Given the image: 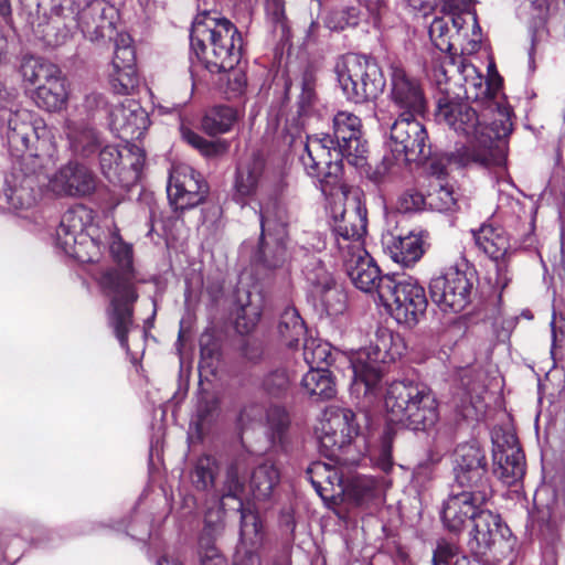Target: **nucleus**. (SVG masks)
I'll list each match as a JSON object with an SVG mask.
<instances>
[{
	"instance_id": "473e14b6",
	"label": "nucleus",
	"mask_w": 565,
	"mask_h": 565,
	"mask_svg": "<svg viewBox=\"0 0 565 565\" xmlns=\"http://www.w3.org/2000/svg\"><path fill=\"white\" fill-rule=\"evenodd\" d=\"M66 135L70 150L78 158L89 159L103 146L99 131L85 122H70Z\"/></svg>"
},
{
	"instance_id": "c756f323",
	"label": "nucleus",
	"mask_w": 565,
	"mask_h": 565,
	"mask_svg": "<svg viewBox=\"0 0 565 565\" xmlns=\"http://www.w3.org/2000/svg\"><path fill=\"white\" fill-rule=\"evenodd\" d=\"M252 384L270 403H281L292 395V375L284 365L264 370Z\"/></svg>"
},
{
	"instance_id": "a878e982",
	"label": "nucleus",
	"mask_w": 565,
	"mask_h": 565,
	"mask_svg": "<svg viewBox=\"0 0 565 565\" xmlns=\"http://www.w3.org/2000/svg\"><path fill=\"white\" fill-rule=\"evenodd\" d=\"M267 179V162L260 152L241 159L235 167L233 179L234 198L246 201L255 196Z\"/></svg>"
},
{
	"instance_id": "8fccbe9b",
	"label": "nucleus",
	"mask_w": 565,
	"mask_h": 565,
	"mask_svg": "<svg viewBox=\"0 0 565 565\" xmlns=\"http://www.w3.org/2000/svg\"><path fill=\"white\" fill-rule=\"evenodd\" d=\"M138 120H143L142 113L137 114L135 110L124 105L116 106L110 111V127L121 139L132 138L140 129Z\"/></svg>"
},
{
	"instance_id": "0e129e2a",
	"label": "nucleus",
	"mask_w": 565,
	"mask_h": 565,
	"mask_svg": "<svg viewBox=\"0 0 565 565\" xmlns=\"http://www.w3.org/2000/svg\"><path fill=\"white\" fill-rule=\"evenodd\" d=\"M466 94L468 98H488L489 108L495 106V104L492 102L491 88L489 84L483 81V77L481 75H476L471 82L466 81Z\"/></svg>"
},
{
	"instance_id": "5701e85b",
	"label": "nucleus",
	"mask_w": 565,
	"mask_h": 565,
	"mask_svg": "<svg viewBox=\"0 0 565 565\" xmlns=\"http://www.w3.org/2000/svg\"><path fill=\"white\" fill-rule=\"evenodd\" d=\"M504 531L508 529L502 524L500 515L483 509L473 519L467 546L475 557H486L504 537Z\"/></svg>"
},
{
	"instance_id": "e2e57ef3",
	"label": "nucleus",
	"mask_w": 565,
	"mask_h": 565,
	"mask_svg": "<svg viewBox=\"0 0 565 565\" xmlns=\"http://www.w3.org/2000/svg\"><path fill=\"white\" fill-rule=\"evenodd\" d=\"M267 420L273 430L281 435L289 426V415L286 408L278 404H271L266 412Z\"/></svg>"
},
{
	"instance_id": "f8f14e48",
	"label": "nucleus",
	"mask_w": 565,
	"mask_h": 565,
	"mask_svg": "<svg viewBox=\"0 0 565 565\" xmlns=\"http://www.w3.org/2000/svg\"><path fill=\"white\" fill-rule=\"evenodd\" d=\"M416 116L398 114L391 126V153L397 162H419L430 154L426 130Z\"/></svg>"
},
{
	"instance_id": "f03ea898",
	"label": "nucleus",
	"mask_w": 565,
	"mask_h": 565,
	"mask_svg": "<svg viewBox=\"0 0 565 565\" xmlns=\"http://www.w3.org/2000/svg\"><path fill=\"white\" fill-rule=\"evenodd\" d=\"M115 266L102 270L98 287L108 300L107 323L125 351L130 350L129 333L135 324V307L139 300V273L134 264L132 245L120 236L110 245Z\"/></svg>"
},
{
	"instance_id": "13d9d810",
	"label": "nucleus",
	"mask_w": 565,
	"mask_h": 565,
	"mask_svg": "<svg viewBox=\"0 0 565 565\" xmlns=\"http://www.w3.org/2000/svg\"><path fill=\"white\" fill-rule=\"evenodd\" d=\"M429 205L438 211H451L457 205L454 189L449 185H439L437 190L428 194Z\"/></svg>"
},
{
	"instance_id": "b1692460",
	"label": "nucleus",
	"mask_w": 565,
	"mask_h": 565,
	"mask_svg": "<svg viewBox=\"0 0 565 565\" xmlns=\"http://www.w3.org/2000/svg\"><path fill=\"white\" fill-rule=\"evenodd\" d=\"M114 12V7L105 0H83L74 30H81L90 41L110 36L115 30Z\"/></svg>"
},
{
	"instance_id": "423d86ee",
	"label": "nucleus",
	"mask_w": 565,
	"mask_h": 565,
	"mask_svg": "<svg viewBox=\"0 0 565 565\" xmlns=\"http://www.w3.org/2000/svg\"><path fill=\"white\" fill-rule=\"evenodd\" d=\"M335 73L347 99L355 104L376 99L386 85L376 60L358 53L342 55L337 62Z\"/></svg>"
},
{
	"instance_id": "a19ab883",
	"label": "nucleus",
	"mask_w": 565,
	"mask_h": 565,
	"mask_svg": "<svg viewBox=\"0 0 565 565\" xmlns=\"http://www.w3.org/2000/svg\"><path fill=\"white\" fill-rule=\"evenodd\" d=\"M264 311V298L260 294L247 292L245 299H239L236 311L235 328L242 334H249L259 323Z\"/></svg>"
},
{
	"instance_id": "a18cd8bd",
	"label": "nucleus",
	"mask_w": 565,
	"mask_h": 565,
	"mask_svg": "<svg viewBox=\"0 0 565 565\" xmlns=\"http://www.w3.org/2000/svg\"><path fill=\"white\" fill-rule=\"evenodd\" d=\"M279 480L280 473L274 463L264 462L257 466L253 470L249 481L254 498L257 500L268 499Z\"/></svg>"
},
{
	"instance_id": "1a4fd4ad",
	"label": "nucleus",
	"mask_w": 565,
	"mask_h": 565,
	"mask_svg": "<svg viewBox=\"0 0 565 565\" xmlns=\"http://www.w3.org/2000/svg\"><path fill=\"white\" fill-rule=\"evenodd\" d=\"M103 175L113 184L129 190L141 178L146 162V152L137 145L120 150L117 146L106 145L98 150Z\"/></svg>"
},
{
	"instance_id": "9b49d317",
	"label": "nucleus",
	"mask_w": 565,
	"mask_h": 565,
	"mask_svg": "<svg viewBox=\"0 0 565 565\" xmlns=\"http://www.w3.org/2000/svg\"><path fill=\"white\" fill-rule=\"evenodd\" d=\"M90 221L89 211L78 204L68 209L56 230V244L70 257L81 263L94 262L88 247H95L93 238L86 232Z\"/></svg>"
},
{
	"instance_id": "052dcab7",
	"label": "nucleus",
	"mask_w": 565,
	"mask_h": 565,
	"mask_svg": "<svg viewBox=\"0 0 565 565\" xmlns=\"http://www.w3.org/2000/svg\"><path fill=\"white\" fill-rule=\"evenodd\" d=\"M448 33V23L441 18L434 19L429 28V36L435 46L443 52L450 51L452 47Z\"/></svg>"
},
{
	"instance_id": "bb28decb",
	"label": "nucleus",
	"mask_w": 565,
	"mask_h": 565,
	"mask_svg": "<svg viewBox=\"0 0 565 565\" xmlns=\"http://www.w3.org/2000/svg\"><path fill=\"white\" fill-rule=\"evenodd\" d=\"M83 0H51V21L43 30V41L47 45L56 46L65 42L74 30Z\"/></svg>"
},
{
	"instance_id": "49530a36",
	"label": "nucleus",
	"mask_w": 565,
	"mask_h": 565,
	"mask_svg": "<svg viewBox=\"0 0 565 565\" xmlns=\"http://www.w3.org/2000/svg\"><path fill=\"white\" fill-rule=\"evenodd\" d=\"M220 473V463L212 455L200 456L190 472L191 482L195 490L202 492L211 491Z\"/></svg>"
},
{
	"instance_id": "4d7b16f0",
	"label": "nucleus",
	"mask_w": 565,
	"mask_h": 565,
	"mask_svg": "<svg viewBox=\"0 0 565 565\" xmlns=\"http://www.w3.org/2000/svg\"><path fill=\"white\" fill-rule=\"evenodd\" d=\"M220 408V399L210 393L203 394L196 406V428L211 423Z\"/></svg>"
},
{
	"instance_id": "09e8293b",
	"label": "nucleus",
	"mask_w": 565,
	"mask_h": 565,
	"mask_svg": "<svg viewBox=\"0 0 565 565\" xmlns=\"http://www.w3.org/2000/svg\"><path fill=\"white\" fill-rule=\"evenodd\" d=\"M424 254L422 239L414 234L399 237L391 248V258L402 267H411L418 262Z\"/></svg>"
},
{
	"instance_id": "6e6552de",
	"label": "nucleus",
	"mask_w": 565,
	"mask_h": 565,
	"mask_svg": "<svg viewBox=\"0 0 565 565\" xmlns=\"http://www.w3.org/2000/svg\"><path fill=\"white\" fill-rule=\"evenodd\" d=\"M303 151L301 163L307 173L319 181L321 191L331 195L334 190L341 189L343 159H347V154L334 139L327 134L307 136Z\"/></svg>"
},
{
	"instance_id": "9d476101",
	"label": "nucleus",
	"mask_w": 565,
	"mask_h": 565,
	"mask_svg": "<svg viewBox=\"0 0 565 565\" xmlns=\"http://www.w3.org/2000/svg\"><path fill=\"white\" fill-rule=\"evenodd\" d=\"M452 476L454 488L480 490L491 494L486 452L476 440L456 447Z\"/></svg>"
},
{
	"instance_id": "338daca9",
	"label": "nucleus",
	"mask_w": 565,
	"mask_h": 565,
	"mask_svg": "<svg viewBox=\"0 0 565 565\" xmlns=\"http://www.w3.org/2000/svg\"><path fill=\"white\" fill-rule=\"evenodd\" d=\"M264 416V407L258 402H249L242 406L237 415V425L241 428L248 426L254 422L262 420Z\"/></svg>"
},
{
	"instance_id": "4c0bfd02",
	"label": "nucleus",
	"mask_w": 565,
	"mask_h": 565,
	"mask_svg": "<svg viewBox=\"0 0 565 565\" xmlns=\"http://www.w3.org/2000/svg\"><path fill=\"white\" fill-rule=\"evenodd\" d=\"M60 72L61 68L56 64L34 55L22 56L19 66V73L23 82L35 88L60 74Z\"/></svg>"
},
{
	"instance_id": "39448f33",
	"label": "nucleus",
	"mask_w": 565,
	"mask_h": 565,
	"mask_svg": "<svg viewBox=\"0 0 565 565\" xmlns=\"http://www.w3.org/2000/svg\"><path fill=\"white\" fill-rule=\"evenodd\" d=\"M6 140L10 156L15 158L14 163H45V159L51 158L54 152L52 135L46 124L25 109L10 111Z\"/></svg>"
},
{
	"instance_id": "58836bf2",
	"label": "nucleus",
	"mask_w": 565,
	"mask_h": 565,
	"mask_svg": "<svg viewBox=\"0 0 565 565\" xmlns=\"http://www.w3.org/2000/svg\"><path fill=\"white\" fill-rule=\"evenodd\" d=\"M60 72L61 68L56 64L34 55L22 56L19 66V73L23 82L35 88L60 74Z\"/></svg>"
},
{
	"instance_id": "3c124183",
	"label": "nucleus",
	"mask_w": 565,
	"mask_h": 565,
	"mask_svg": "<svg viewBox=\"0 0 565 565\" xmlns=\"http://www.w3.org/2000/svg\"><path fill=\"white\" fill-rule=\"evenodd\" d=\"M288 220L286 207L275 202L260 211L262 233L288 236Z\"/></svg>"
},
{
	"instance_id": "37998d69",
	"label": "nucleus",
	"mask_w": 565,
	"mask_h": 565,
	"mask_svg": "<svg viewBox=\"0 0 565 565\" xmlns=\"http://www.w3.org/2000/svg\"><path fill=\"white\" fill-rule=\"evenodd\" d=\"M356 416L350 408L330 406L324 411L321 422V431H339L348 437H355L359 433Z\"/></svg>"
},
{
	"instance_id": "69168bd1",
	"label": "nucleus",
	"mask_w": 565,
	"mask_h": 565,
	"mask_svg": "<svg viewBox=\"0 0 565 565\" xmlns=\"http://www.w3.org/2000/svg\"><path fill=\"white\" fill-rule=\"evenodd\" d=\"M458 554V548L454 543L447 540H439L433 553V565H452L454 558Z\"/></svg>"
},
{
	"instance_id": "4468645a",
	"label": "nucleus",
	"mask_w": 565,
	"mask_h": 565,
	"mask_svg": "<svg viewBox=\"0 0 565 565\" xmlns=\"http://www.w3.org/2000/svg\"><path fill=\"white\" fill-rule=\"evenodd\" d=\"M343 267L353 285L365 291L376 290L377 303L388 311V299L380 289V282L388 278V275L381 276L380 267L364 248V244L351 245L350 252L342 253Z\"/></svg>"
},
{
	"instance_id": "f257e3e1",
	"label": "nucleus",
	"mask_w": 565,
	"mask_h": 565,
	"mask_svg": "<svg viewBox=\"0 0 565 565\" xmlns=\"http://www.w3.org/2000/svg\"><path fill=\"white\" fill-rule=\"evenodd\" d=\"M498 118L491 127L481 124L476 110L467 103L455 100L448 94H443L437 102V120L444 121L455 131L469 138L467 146L434 160L429 173L437 179L447 174L446 163L466 167L477 163L483 167L499 166L504 161L502 150L497 140L508 137L512 131L509 111L498 107Z\"/></svg>"
},
{
	"instance_id": "e433bc0d",
	"label": "nucleus",
	"mask_w": 565,
	"mask_h": 565,
	"mask_svg": "<svg viewBox=\"0 0 565 565\" xmlns=\"http://www.w3.org/2000/svg\"><path fill=\"white\" fill-rule=\"evenodd\" d=\"M238 111L228 105H216L209 108L200 120L201 130L216 137L230 132L238 121Z\"/></svg>"
},
{
	"instance_id": "774afa93",
	"label": "nucleus",
	"mask_w": 565,
	"mask_h": 565,
	"mask_svg": "<svg viewBox=\"0 0 565 565\" xmlns=\"http://www.w3.org/2000/svg\"><path fill=\"white\" fill-rule=\"evenodd\" d=\"M424 203L425 199L423 194H420L414 189H408L398 196L396 202V209L399 212L407 213L418 211Z\"/></svg>"
},
{
	"instance_id": "680f3d73",
	"label": "nucleus",
	"mask_w": 565,
	"mask_h": 565,
	"mask_svg": "<svg viewBox=\"0 0 565 565\" xmlns=\"http://www.w3.org/2000/svg\"><path fill=\"white\" fill-rule=\"evenodd\" d=\"M245 489V483L238 477V471L235 465H231L226 471V481L223 493V499L233 498L238 502L243 501L241 495Z\"/></svg>"
},
{
	"instance_id": "c03bdc74",
	"label": "nucleus",
	"mask_w": 565,
	"mask_h": 565,
	"mask_svg": "<svg viewBox=\"0 0 565 565\" xmlns=\"http://www.w3.org/2000/svg\"><path fill=\"white\" fill-rule=\"evenodd\" d=\"M278 333L286 347L296 349L306 335L307 328L303 319L295 307H287L280 315Z\"/></svg>"
},
{
	"instance_id": "c85d7f7f",
	"label": "nucleus",
	"mask_w": 565,
	"mask_h": 565,
	"mask_svg": "<svg viewBox=\"0 0 565 565\" xmlns=\"http://www.w3.org/2000/svg\"><path fill=\"white\" fill-rule=\"evenodd\" d=\"M110 85L115 93L129 95L138 87L139 77L136 65V51L131 45H116L113 57Z\"/></svg>"
},
{
	"instance_id": "79ce46f5",
	"label": "nucleus",
	"mask_w": 565,
	"mask_h": 565,
	"mask_svg": "<svg viewBox=\"0 0 565 565\" xmlns=\"http://www.w3.org/2000/svg\"><path fill=\"white\" fill-rule=\"evenodd\" d=\"M182 139L195 149L206 160H217L226 156L231 148V142L224 138L209 140L196 131L182 127Z\"/></svg>"
},
{
	"instance_id": "a211bd4d",
	"label": "nucleus",
	"mask_w": 565,
	"mask_h": 565,
	"mask_svg": "<svg viewBox=\"0 0 565 565\" xmlns=\"http://www.w3.org/2000/svg\"><path fill=\"white\" fill-rule=\"evenodd\" d=\"M167 192L174 210L184 211L204 202L209 184L193 169H180L170 174Z\"/></svg>"
},
{
	"instance_id": "f3484780",
	"label": "nucleus",
	"mask_w": 565,
	"mask_h": 565,
	"mask_svg": "<svg viewBox=\"0 0 565 565\" xmlns=\"http://www.w3.org/2000/svg\"><path fill=\"white\" fill-rule=\"evenodd\" d=\"M490 493L480 490L458 489L451 486V493L443 504L441 521L446 530L460 533L468 521L473 522L477 514L490 498Z\"/></svg>"
},
{
	"instance_id": "7c9ffc66",
	"label": "nucleus",
	"mask_w": 565,
	"mask_h": 565,
	"mask_svg": "<svg viewBox=\"0 0 565 565\" xmlns=\"http://www.w3.org/2000/svg\"><path fill=\"white\" fill-rule=\"evenodd\" d=\"M287 241L288 236L260 233L255 263L271 270L285 268L291 259Z\"/></svg>"
},
{
	"instance_id": "603ef678",
	"label": "nucleus",
	"mask_w": 565,
	"mask_h": 565,
	"mask_svg": "<svg viewBox=\"0 0 565 565\" xmlns=\"http://www.w3.org/2000/svg\"><path fill=\"white\" fill-rule=\"evenodd\" d=\"M353 438L334 430L321 431L319 436L320 452L331 460L339 461L341 451L352 443Z\"/></svg>"
},
{
	"instance_id": "dca6fc26",
	"label": "nucleus",
	"mask_w": 565,
	"mask_h": 565,
	"mask_svg": "<svg viewBox=\"0 0 565 565\" xmlns=\"http://www.w3.org/2000/svg\"><path fill=\"white\" fill-rule=\"evenodd\" d=\"M493 475L505 486H513L525 473V459L516 436L511 431L495 430L492 435Z\"/></svg>"
},
{
	"instance_id": "6ab92c4d",
	"label": "nucleus",
	"mask_w": 565,
	"mask_h": 565,
	"mask_svg": "<svg viewBox=\"0 0 565 565\" xmlns=\"http://www.w3.org/2000/svg\"><path fill=\"white\" fill-rule=\"evenodd\" d=\"M51 189L61 196L87 198L97 189V177L85 164L70 160L50 180Z\"/></svg>"
},
{
	"instance_id": "6e6d98bb",
	"label": "nucleus",
	"mask_w": 565,
	"mask_h": 565,
	"mask_svg": "<svg viewBox=\"0 0 565 565\" xmlns=\"http://www.w3.org/2000/svg\"><path fill=\"white\" fill-rule=\"evenodd\" d=\"M238 511L241 512V537L244 541H250L255 543V540L262 533V521L258 513L250 508L249 504H245L239 501Z\"/></svg>"
},
{
	"instance_id": "4be33fe9",
	"label": "nucleus",
	"mask_w": 565,
	"mask_h": 565,
	"mask_svg": "<svg viewBox=\"0 0 565 565\" xmlns=\"http://www.w3.org/2000/svg\"><path fill=\"white\" fill-rule=\"evenodd\" d=\"M391 317L398 323L413 327L426 310L427 299L423 287L412 280L398 281L392 291Z\"/></svg>"
},
{
	"instance_id": "20e7f679",
	"label": "nucleus",
	"mask_w": 565,
	"mask_h": 565,
	"mask_svg": "<svg viewBox=\"0 0 565 565\" xmlns=\"http://www.w3.org/2000/svg\"><path fill=\"white\" fill-rule=\"evenodd\" d=\"M388 350L377 344L361 350L351 361L354 384L364 385V398L370 405H381L383 428L379 443L369 441L370 460L383 472L388 473V388L383 384Z\"/></svg>"
},
{
	"instance_id": "c9c22d12",
	"label": "nucleus",
	"mask_w": 565,
	"mask_h": 565,
	"mask_svg": "<svg viewBox=\"0 0 565 565\" xmlns=\"http://www.w3.org/2000/svg\"><path fill=\"white\" fill-rule=\"evenodd\" d=\"M305 393L312 402H327L335 397L337 383L332 372L327 367L309 370L301 380Z\"/></svg>"
},
{
	"instance_id": "5fc2aeb1",
	"label": "nucleus",
	"mask_w": 565,
	"mask_h": 565,
	"mask_svg": "<svg viewBox=\"0 0 565 565\" xmlns=\"http://www.w3.org/2000/svg\"><path fill=\"white\" fill-rule=\"evenodd\" d=\"M344 6H337L331 11L328 26L334 30H344L359 23L360 10L356 2H344Z\"/></svg>"
},
{
	"instance_id": "2f4dec72",
	"label": "nucleus",
	"mask_w": 565,
	"mask_h": 565,
	"mask_svg": "<svg viewBox=\"0 0 565 565\" xmlns=\"http://www.w3.org/2000/svg\"><path fill=\"white\" fill-rule=\"evenodd\" d=\"M313 292L319 297L329 315H337L344 309L343 295L337 289L332 275L323 266H317L308 276Z\"/></svg>"
},
{
	"instance_id": "bf43d9fd",
	"label": "nucleus",
	"mask_w": 565,
	"mask_h": 565,
	"mask_svg": "<svg viewBox=\"0 0 565 565\" xmlns=\"http://www.w3.org/2000/svg\"><path fill=\"white\" fill-rule=\"evenodd\" d=\"M221 345L213 334H202L200 338V359L201 363L212 366L220 360Z\"/></svg>"
},
{
	"instance_id": "f704fd0d",
	"label": "nucleus",
	"mask_w": 565,
	"mask_h": 565,
	"mask_svg": "<svg viewBox=\"0 0 565 565\" xmlns=\"http://www.w3.org/2000/svg\"><path fill=\"white\" fill-rule=\"evenodd\" d=\"M33 99L36 106L53 113L63 109L68 99L67 79L61 71L46 83L34 89Z\"/></svg>"
},
{
	"instance_id": "7ed1b4c3",
	"label": "nucleus",
	"mask_w": 565,
	"mask_h": 565,
	"mask_svg": "<svg viewBox=\"0 0 565 565\" xmlns=\"http://www.w3.org/2000/svg\"><path fill=\"white\" fill-rule=\"evenodd\" d=\"M191 49L213 74L230 72L243 56V38L226 18L198 17L190 32Z\"/></svg>"
},
{
	"instance_id": "de8ad7c7",
	"label": "nucleus",
	"mask_w": 565,
	"mask_h": 565,
	"mask_svg": "<svg viewBox=\"0 0 565 565\" xmlns=\"http://www.w3.org/2000/svg\"><path fill=\"white\" fill-rule=\"evenodd\" d=\"M306 477L320 497L332 491L333 486L341 481L338 470L322 461L312 462L306 470Z\"/></svg>"
},
{
	"instance_id": "393cba45",
	"label": "nucleus",
	"mask_w": 565,
	"mask_h": 565,
	"mask_svg": "<svg viewBox=\"0 0 565 565\" xmlns=\"http://www.w3.org/2000/svg\"><path fill=\"white\" fill-rule=\"evenodd\" d=\"M391 102L397 115H420L426 108L419 83L397 66L393 67L391 73Z\"/></svg>"
},
{
	"instance_id": "aec40b11",
	"label": "nucleus",
	"mask_w": 565,
	"mask_h": 565,
	"mask_svg": "<svg viewBox=\"0 0 565 565\" xmlns=\"http://www.w3.org/2000/svg\"><path fill=\"white\" fill-rule=\"evenodd\" d=\"M335 143L344 150L347 161L354 167L365 163L366 141L362 140V121L350 111L340 110L333 117V137Z\"/></svg>"
},
{
	"instance_id": "72a5a7b5",
	"label": "nucleus",
	"mask_w": 565,
	"mask_h": 565,
	"mask_svg": "<svg viewBox=\"0 0 565 565\" xmlns=\"http://www.w3.org/2000/svg\"><path fill=\"white\" fill-rule=\"evenodd\" d=\"M317 82V72L311 65H307L294 81L290 78L286 81L285 96L287 99L294 84L300 89L297 99V114L299 117L308 116L313 110L318 102Z\"/></svg>"
},
{
	"instance_id": "cd10ccee",
	"label": "nucleus",
	"mask_w": 565,
	"mask_h": 565,
	"mask_svg": "<svg viewBox=\"0 0 565 565\" xmlns=\"http://www.w3.org/2000/svg\"><path fill=\"white\" fill-rule=\"evenodd\" d=\"M477 246L497 263L498 279L497 284L504 287L509 279L505 276L508 266L504 262L510 252L509 237L501 227L492 225H482L473 233Z\"/></svg>"
},
{
	"instance_id": "ea45409f",
	"label": "nucleus",
	"mask_w": 565,
	"mask_h": 565,
	"mask_svg": "<svg viewBox=\"0 0 565 565\" xmlns=\"http://www.w3.org/2000/svg\"><path fill=\"white\" fill-rule=\"evenodd\" d=\"M348 493L358 504L376 507L385 500V483L375 477L359 476L351 481Z\"/></svg>"
},
{
	"instance_id": "2eb2a0df",
	"label": "nucleus",
	"mask_w": 565,
	"mask_h": 565,
	"mask_svg": "<svg viewBox=\"0 0 565 565\" xmlns=\"http://www.w3.org/2000/svg\"><path fill=\"white\" fill-rule=\"evenodd\" d=\"M472 288V278L458 267L448 268L445 274L433 278L429 285L433 301L443 311L452 312H460L469 305Z\"/></svg>"
},
{
	"instance_id": "412c9836",
	"label": "nucleus",
	"mask_w": 565,
	"mask_h": 565,
	"mask_svg": "<svg viewBox=\"0 0 565 565\" xmlns=\"http://www.w3.org/2000/svg\"><path fill=\"white\" fill-rule=\"evenodd\" d=\"M367 211L359 198L345 204L341 213L333 216V233L339 250L350 252L351 245L363 244L366 234Z\"/></svg>"
},
{
	"instance_id": "864d4df0",
	"label": "nucleus",
	"mask_w": 565,
	"mask_h": 565,
	"mask_svg": "<svg viewBox=\"0 0 565 565\" xmlns=\"http://www.w3.org/2000/svg\"><path fill=\"white\" fill-rule=\"evenodd\" d=\"M303 359L310 366L329 367L334 362L333 353L328 343H317L315 340L306 341L303 345Z\"/></svg>"
},
{
	"instance_id": "ddd939ff",
	"label": "nucleus",
	"mask_w": 565,
	"mask_h": 565,
	"mask_svg": "<svg viewBox=\"0 0 565 565\" xmlns=\"http://www.w3.org/2000/svg\"><path fill=\"white\" fill-rule=\"evenodd\" d=\"M45 163L34 161L13 163L4 181L3 194L6 201L13 210H28L36 202L40 177Z\"/></svg>"
},
{
	"instance_id": "0eeeda50",
	"label": "nucleus",
	"mask_w": 565,
	"mask_h": 565,
	"mask_svg": "<svg viewBox=\"0 0 565 565\" xmlns=\"http://www.w3.org/2000/svg\"><path fill=\"white\" fill-rule=\"evenodd\" d=\"M434 396L411 380L391 383V424L424 430L437 420Z\"/></svg>"
}]
</instances>
